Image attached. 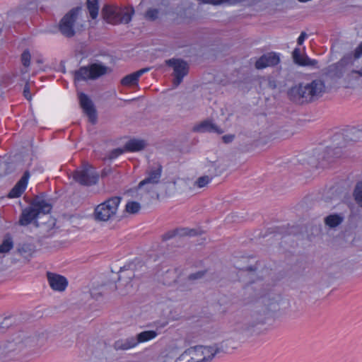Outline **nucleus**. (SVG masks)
Returning <instances> with one entry per match:
<instances>
[{"label": "nucleus", "mask_w": 362, "mask_h": 362, "mask_svg": "<svg viewBox=\"0 0 362 362\" xmlns=\"http://www.w3.org/2000/svg\"><path fill=\"white\" fill-rule=\"evenodd\" d=\"M325 90V83L315 79L293 86L288 92L289 98L296 103H311L320 98Z\"/></svg>", "instance_id": "nucleus-1"}, {"label": "nucleus", "mask_w": 362, "mask_h": 362, "mask_svg": "<svg viewBox=\"0 0 362 362\" xmlns=\"http://www.w3.org/2000/svg\"><path fill=\"white\" fill-rule=\"evenodd\" d=\"M281 296L275 293L269 292L255 298L250 306V316L253 319V325L263 323L265 315L270 311L278 308Z\"/></svg>", "instance_id": "nucleus-2"}, {"label": "nucleus", "mask_w": 362, "mask_h": 362, "mask_svg": "<svg viewBox=\"0 0 362 362\" xmlns=\"http://www.w3.org/2000/svg\"><path fill=\"white\" fill-rule=\"evenodd\" d=\"M52 209L51 205L40 197H36L31 204L23 210L19 219L21 226H28L38 218L40 214H47Z\"/></svg>", "instance_id": "nucleus-3"}, {"label": "nucleus", "mask_w": 362, "mask_h": 362, "mask_svg": "<svg viewBox=\"0 0 362 362\" xmlns=\"http://www.w3.org/2000/svg\"><path fill=\"white\" fill-rule=\"evenodd\" d=\"M134 10L132 7L121 8L112 6H105L103 8L105 20L111 24H127L132 21Z\"/></svg>", "instance_id": "nucleus-4"}, {"label": "nucleus", "mask_w": 362, "mask_h": 362, "mask_svg": "<svg viewBox=\"0 0 362 362\" xmlns=\"http://www.w3.org/2000/svg\"><path fill=\"white\" fill-rule=\"evenodd\" d=\"M120 202L119 197H113L98 204L94 211L95 219L99 221H107L114 218Z\"/></svg>", "instance_id": "nucleus-5"}, {"label": "nucleus", "mask_w": 362, "mask_h": 362, "mask_svg": "<svg viewBox=\"0 0 362 362\" xmlns=\"http://www.w3.org/2000/svg\"><path fill=\"white\" fill-rule=\"evenodd\" d=\"M73 178L81 185L90 186L97 183L99 175L93 166L84 163L81 168L74 172Z\"/></svg>", "instance_id": "nucleus-6"}, {"label": "nucleus", "mask_w": 362, "mask_h": 362, "mask_svg": "<svg viewBox=\"0 0 362 362\" xmlns=\"http://www.w3.org/2000/svg\"><path fill=\"white\" fill-rule=\"evenodd\" d=\"M107 72V67L100 64H93L87 66H81L74 72V80L76 81L95 79Z\"/></svg>", "instance_id": "nucleus-7"}, {"label": "nucleus", "mask_w": 362, "mask_h": 362, "mask_svg": "<svg viewBox=\"0 0 362 362\" xmlns=\"http://www.w3.org/2000/svg\"><path fill=\"white\" fill-rule=\"evenodd\" d=\"M163 171V167L160 163H156L150 166L146 170V177L141 180L139 185L138 188L146 187V192L151 190V185L153 186L159 183Z\"/></svg>", "instance_id": "nucleus-8"}, {"label": "nucleus", "mask_w": 362, "mask_h": 362, "mask_svg": "<svg viewBox=\"0 0 362 362\" xmlns=\"http://www.w3.org/2000/svg\"><path fill=\"white\" fill-rule=\"evenodd\" d=\"M168 66L173 68V84L178 86L183 78L188 74L189 66L186 62L180 59H170L165 61Z\"/></svg>", "instance_id": "nucleus-9"}, {"label": "nucleus", "mask_w": 362, "mask_h": 362, "mask_svg": "<svg viewBox=\"0 0 362 362\" xmlns=\"http://www.w3.org/2000/svg\"><path fill=\"white\" fill-rule=\"evenodd\" d=\"M80 8H72L61 20L59 23V30L66 37H70L74 35V25L77 18Z\"/></svg>", "instance_id": "nucleus-10"}, {"label": "nucleus", "mask_w": 362, "mask_h": 362, "mask_svg": "<svg viewBox=\"0 0 362 362\" xmlns=\"http://www.w3.org/2000/svg\"><path fill=\"white\" fill-rule=\"evenodd\" d=\"M353 57L354 54L351 53L345 54L338 62L328 67V74L336 78L345 77L348 66L353 63Z\"/></svg>", "instance_id": "nucleus-11"}, {"label": "nucleus", "mask_w": 362, "mask_h": 362, "mask_svg": "<svg viewBox=\"0 0 362 362\" xmlns=\"http://www.w3.org/2000/svg\"><path fill=\"white\" fill-rule=\"evenodd\" d=\"M201 362H211L215 356L221 351L217 344L212 346H195Z\"/></svg>", "instance_id": "nucleus-12"}, {"label": "nucleus", "mask_w": 362, "mask_h": 362, "mask_svg": "<svg viewBox=\"0 0 362 362\" xmlns=\"http://www.w3.org/2000/svg\"><path fill=\"white\" fill-rule=\"evenodd\" d=\"M47 277L49 286L54 291H64L67 287L68 281L62 275L48 272Z\"/></svg>", "instance_id": "nucleus-13"}, {"label": "nucleus", "mask_w": 362, "mask_h": 362, "mask_svg": "<svg viewBox=\"0 0 362 362\" xmlns=\"http://www.w3.org/2000/svg\"><path fill=\"white\" fill-rule=\"evenodd\" d=\"M280 62L279 54L275 52H269L263 54L255 62V68L262 69L267 66H274Z\"/></svg>", "instance_id": "nucleus-14"}, {"label": "nucleus", "mask_w": 362, "mask_h": 362, "mask_svg": "<svg viewBox=\"0 0 362 362\" xmlns=\"http://www.w3.org/2000/svg\"><path fill=\"white\" fill-rule=\"evenodd\" d=\"M79 102L83 112L88 116L89 119L94 122L96 119V112L94 108L92 100L85 93H80Z\"/></svg>", "instance_id": "nucleus-15"}, {"label": "nucleus", "mask_w": 362, "mask_h": 362, "mask_svg": "<svg viewBox=\"0 0 362 362\" xmlns=\"http://www.w3.org/2000/svg\"><path fill=\"white\" fill-rule=\"evenodd\" d=\"M30 178L29 171H25L21 178L11 189L8 194V198H18L21 196L23 192L25 190L28 180Z\"/></svg>", "instance_id": "nucleus-16"}, {"label": "nucleus", "mask_w": 362, "mask_h": 362, "mask_svg": "<svg viewBox=\"0 0 362 362\" xmlns=\"http://www.w3.org/2000/svg\"><path fill=\"white\" fill-rule=\"evenodd\" d=\"M344 81L347 86L354 88L362 83V67L360 69H351L344 77Z\"/></svg>", "instance_id": "nucleus-17"}, {"label": "nucleus", "mask_w": 362, "mask_h": 362, "mask_svg": "<svg viewBox=\"0 0 362 362\" xmlns=\"http://www.w3.org/2000/svg\"><path fill=\"white\" fill-rule=\"evenodd\" d=\"M193 130L194 132L199 133L214 132L218 134L223 133V131L221 129L209 120L203 121L198 125L194 126Z\"/></svg>", "instance_id": "nucleus-18"}, {"label": "nucleus", "mask_w": 362, "mask_h": 362, "mask_svg": "<svg viewBox=\"0 0 362 362\" xmlns=\"http://www.w3.org/2000/svg\"><path fill=\"white\" fill-rule=\"evenodd\" d=\"M150 70L149 68L141 69L132 74L127 75L121 80L122 85L124 86H138L139 78L144 74Z\"/></svg>", "instance_id": "nucleus-19"}, {"label": "nucleus", "mask_w": 362, "mask_h": 362, "mask_svg": "<svg viewBox=\"0 0 362 362\" xmlns=\"http://www.w3.org/2000/svg\"><path fill=\"white\" fill-rule=\"evenodd\" d=\"M175 362H201L195 346H191L181 354Z\"/></svg>", "instance_id": "nucleus-20"}, {"label": "nucleus", "mask_w": 362, "mask_h": 362, "mask_svg": "<svg viewBox=\"0 0 362 362\" xmlns=\"http://www.w3.org/2000/svg\"><path fill=\"white\" fill-rule=\"evenodd\" d=\"M137 346L135 337L132 336L125 339H119L115 341L113 348L116 351H126Z\"/></svg>", "instance_id": "nucleus-21"}, {"label": "nucleus", "mask_w": 362, "mask_h": 362, "mask_svg": "<svg viewBox=\"0 0 362 362\" xmlns=\"http://www.w3.org/2000/svg\"><path fill=\"white\" fill-rule=\"evenodd\" d=\"M158 332L156 330H145L135 336L136 344L147 342L157 337Z\"/></svg>", "instance_id": "nucleus-22"}, {"label": "nucleus", "mask_w": 362, "mask_h": 362, "mask_svg": "<svg viewBox=\"0 0 362 362\" xmlns=\"http://www.w3.org/2000/svg\"><path fill=\"white\" fill-rule=\"evenodd\" d=\"M146 142L142 139H131L126 143L124 148L126 151L135 152L143 150L146 146Z\"/></svg>", "instance_id": "nucleus-23"}, {"label": "nucleus", "mask_w": 362, "mask_h": 362, "mask_svg": "<svg viewBox=\"0 0 362 362\" xmlns=\"http://www.w3.org/2000/svg\"><path fill=\"white\" fill-rule=\"evenodd\" d=\"M344 221V216L338 214H332L327 216L324 218V222L326 226L330 228H336Z\"/></svg>", "instance_id": "nucleus-24"}, {"label": "nucleus", "mask_w": 362, "mask_h": 362, "mask_svg": "<svg viewBox=\"0 0 362 362\" xmlns=\"http://www.w3.org/2000/svg\"><path fill=\"white\" fill-rule=\"evenodd\" d=\"M133 276L134 272L132 270L121 269L118 279L119 281H124L127 286L132 287L131 281Z\"/></svg>", "instance_id": "nucleus-25"}, {"label": "nucleus", "mask_w": 362, "mask_h": 362, "mask_svg": "<svg viewBox=\"0 0 362 362\" xmlns=\"http://www.w3.org/2000/svg\"><path fill=\"white\" fill-rule=\"evenodd\" d=\"M87 8L88 9L90 17L93 19L97 18L98 15V0H87Z\"/></svg>", "instance_id": "nucleus-26"}, {"label": "nucleus", "mask_w": 362, "mask_h": 362, "mask_svg": "<svg viewBox=\"0 0 362 362\" xmlns=\"http://www.w3.org/2000/svg\"><path fill=\"white\" fill-rule=\"evenodd\" d=\"M13 247V242L10 236H6L0 245V253H7Z\"/></svg>", "instance_id": "nucleus-27"}, {"label": "nucleus", "mask_w": 362, "mask_h": 362, "mask_svg": "<svg viewBox=\"0 0 362 362\" xmlns=\"http://www.w3.org/2000/svg\"><path fill=\"white\" fill-rule=\"evenodd\" d=\"M354 196L356 203L362 207V182L357 183L356 185Z\"/></svg>", "instance_id": "nucleus-28"}, {"label": "nucleus", "mask_w": 362, "mask_h": 362, "mask_svg": "<svg viewBox=\"0 0 362 362\" xmlns=\"http://www.w3.org/2000/svg\"><path fill=\"white\" fill-rule=\"evenodd\" d=\"M159 10L157 8H150L144 14V18L151 21H154L158 18Z\"/></svg>", "instance_id": "nucleus-29"}, {"label": "nucleus", "mask_w": 362, "mask_h": 362, "mask_svg": "<svg viewBox=\"0 0 362 362\" xmlns=\"http://www.w3.org/2000/svg\"><path fill=\"white\" fill-rule=\"evenodd\" d=\"M140 209V204L136 202H130L126 204V211L129 214H136Z\"/></svg>", "instance_id": "nucleus-30"}, {"label": "nucleus", "mask_w": 362, "mask_h": 362, "mask_svg": "<svg viewBox=\"0 0 362 362\" xmlns=\"http://www.w3.org/2000/svg\"><path fill=\"white\" fill-rule=\"evenodd\" d=\"M318 62L316 59H313L308 57L307 55H305L303 57V60L301 62V66H309L312 68H319L317 66Z\"/></svg>", "instance_id": "nucleus-31"}, {"label": "nucleus", "mask_w": 362, "mask_h": 362, "mask_svg": "<svg viewBox=\"0 0 362 362\" xmlns=\"http://www.w3.org/2000/svg\"><path fill=\"white\" fill-rule=\"evenodd\" d=\"M305 55L300 54V49L298 47H296L292 52V58L295 64L301 66L303 57Z\"/></svg>", "instance_id": "nucleus-32"}, {"label": "nucleus", "mask_w": 362, "mask_h": 362, "mask_svg": "<svg viewBox=\"0 0 362 362\" xmlns=\"http://www.w3.org/2000/svg\"><path fill=\"white\" fill-rule=\"evenodd\" d=\"M21 62L25 67H28L30 64L31 54L28 49H25L21 54Z\"/></svg>", "instance_id": "nucleus-33"}, {"label": "nucleus", "mask_w": 362, "mask_h": 362, "mask_svg": "<svg viewBox=\"0 0 362 362\" xmlns=\"http://www.w3.org/2000/svg\"><path fill=\"white\" fill-rule=\"evenodd\" d=\"M211 180V177L208 175H204L199 177L196 181V185L198 187L202 188L205 187Z\"/></svg>", "instance_id": "nucleus-34"}, {"label": "nucleus", "mask_w": 362, "mask_h": 362, "mask_svg": "<svg viewBox=\"0 0 362 362\" xmlns=\"http://www.w3.org/2000/svg\"><path fill=\"white\" fill-rule=\"evenodd\" d=\"M206 271H199L195 273H192L187 276V280L189 281H195L197 280L202 279L205 275Z\"/></svg>", "instance_id": "nucleus-35"}, {"label": "nucleus", "mask_w": 362, "mask_h": 362, "mask_svg": "<svg viewBox=\"0 0 362 362\" xmlns=\"http://www.w3.org/2000/svg\"><path fill=\"white\" fill-rule=\"evenodd\" d=\"M31 342L33 344H30L32 346H37V347H41L43 346V339H40L37 337H33L31 339H29L27 341V344Z\"/></svg>", "instance_id": "nucleus-36"}, {"label": "nucleus", "mask_w": 362, "mask_h": 362, "mask_svg": "<svg viewBox=\"0 0 362 362\" xmlns=\"http://www.w3.org/2000/svg\"><path fill=\"white\" fill-rule=\"evenodd\" d=\"M124 152V150L120 148L112 150L109 156L110 159H115L119 156L122 155Z\"/></svg>", "instance_id": "nucleus-37"}, {"label": "nucleus", "mask_w": 362, "mask_h": 362, "mask_svg": "<svg viewBox=\"0 0 362 362\" xmlns=\"http://www.w3.org/2000/svg\"><path fill=\"white\" fill-rule=\"evenodd\" d=\"M54 223L52 220L47 226H43V228H49V230H47V233H46V234L43 233L42 235V238H49V237H51L53 235V233H54V231H53V226H54Z\"/></svg>", "instance_id": "nucleus-38"}, {"label": "nucleus", "mask_w": 362, "mask_h": 362, "mask_svg": "<svg viewBox=\"0 0 362 362\" xmlns=\"http://www.w3.org/2000/svg\"><path fill=\"white\" fill-rule=\"evenodd\" d=\"M23 95L27 100H31L32 96L30 94V86H29L28 83H26L24 86Z\"/></svg>", "instance_id": "nucleus-39"}, {"label": "nucleus", "mask_w": 362, "mask_h": 362, "mask_svg": "<svg viewBox=\"0 0 362 362\" xmlns=\"http://www.w3.org/2000/svg\"><path fill=\"white\" fill-rule=\"evenodd\" d=\"M362 57V42L354 49V58L357 59Z\"/></svg>", "instance_id": "nucleus-40"}, {"label": "nucleus", "mask_w": 362, "mask_h": 362, "mask_svg": "<svg viewBox=\"0 0 362 362\" xmlns=\"http://www.w3.org/2000/svg\"><path fill=\"white\" fill-rule=\"evenodd\" d=\"M177 233H179L178 230L170 231V232H168L165 234H164L163 238L164 240H169V239L173 238L174 236H175L176 234H177Z\"/></svg>", "instance_id": "nucleus-41"}, {"label": "nucleus", "mask_w": 362, "mask_h": 362, "mask_svg": "<svg viewBox=\"0 0 362 362\" xmlns=\"http://www.w3.org/2000/svg\"><path fill=\"white\" fill-rule=\"evenodd\" d=\"M306 37L307 34L305 33V32H302L297 40L298 45H301L303 43Z\"/></svg>", "instance_id": "nucleus-42"}, {"label": "nucleus", "mask_w": 362, "mask_h": 362, "mask_svg": "<svg viewBox=\"0 0 362 362\" xmlns=\"http://www.w3.org/2000/svg\"><path fill=\"white\" fill-rule=\"evenodd\" d=\"M233 139H234V135H232V134L225 135L222 137L223 142L226 144L232 142Z\"/></svg>", "instance_id": "nucleus-43"}, {"label": "nucleus", "mask_w": 362, "mask_h": 362, "mask_svg": "<svg viewBox=\"0 0 362 362\" xmlns=\"http://www.w3.org/2000/svg\"><path fill=\"white\" fill-rule=\"evenodd\" d=\"M189 235H194V233H193V231H192V230H191V231H190V233H189Z\"/></svg>", "instance_id": "nucleus-44"}, {"label": "nucleus", "mask_w": 362, "mask_h": 362, "mask_svg": "<svg viewBox=\"0 0 362 362\" xmlns=\"http://www.w3.org/2000/svg\"><path fill=\"white\" fill-rule=\"evenodd\" d=\"M248 269H250V270H253V269H252V267H248Z\"/></svg>", "instance_id": "nucleus-45"}]
</instances>
